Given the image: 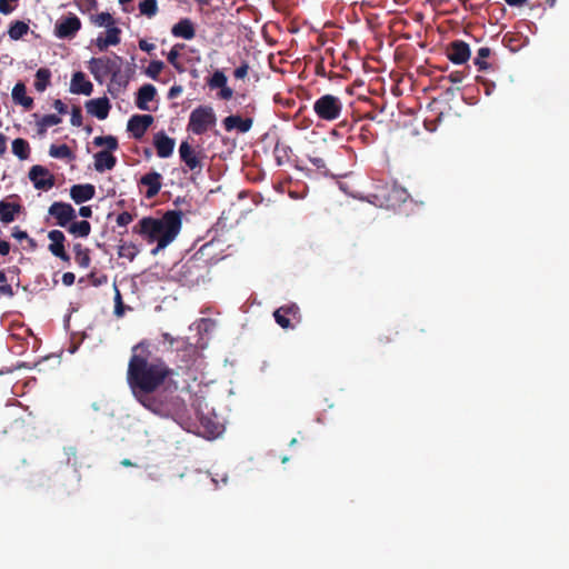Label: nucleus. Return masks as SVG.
<instances>
[{
	"label": "nucleus",
	"mask_w": 569,
	"mask_h": 569,
	"mask_svg": "<svg viewBox=\"0 0 569 569\" xmlns=\"http://www.w3.org/2000/svg\"><path fill=\"white\" fill-rule=\"evenodd\" d=\"M174 369L156 356V347L142 340L131 348L127 383L133 398L147 410L162 418H181L184 400L170 390Z\"/></svg>",
	"instance_id": "nucleus-1"
},
{
	"label": "nucleus",
	"mask_w": 569,
	"mask_h": 569,
	"mask_svg": "<svg viewBox=\"0 0 569 569\" xmlns=\"http://www.w3.org/2000/svg\"><path fill=\"white\" fill-rule=\"evenodd\" d=\"M182 227V212L168 210L161 218L143 217L133 226L132 232L143 237L149 243L157 242L152 250L156 254L168 247L179 234Z\"/></svg>",
	"instance_id": "nucleus-2"
},
{
	"label": "nucleus",
	"mask_w": 569,
	"mask_h": 569,
	"mask_svg": "<svg viewBox=\"0 0 569 569\" xmlns=\"http://www.w3.org/2000/svg\"><path fill=\"white\" fill-rule=\"evenodd\" d=\"M217 117L209 106H199L193 109L189 117L187 130L193 134L201 136L216 126Z\"/></svg>",
	"instance_id": "nucleus-3"
},
{
	"label": "nucleus",
	"mask_w": 569,
	"mask_h": 569,
	"mask_svg": "<svg viewBox=\"0 0 569 569\" xmlns=\"http://www.w3.org/2000/svg\"><path fill=\"white\" fill-rule=\"evenodd\" d=\"M313 111L320 120L335 121L341 116L342 101L333 94H323L315 101Z\"/></svg>",
	"instance_id": "nucleus-4"
},
{
	"label": "nucleus",
	"mask_w": 569,
	"mask_h": 569,
	"mask_svg": "<svg viewBox=\"0 0 569 569\" xmlns=\"http://www.w3.org/2000/svg\"><path fill=\"white\" fill-rule=\"evenodd\" d=\"M273 318L282 329H292L295 328L292 321L300 322L301 320L300 309L293 302L283 305L274 310Z\"/></svg>",
	"instance_id": "nucleus-5"
},
{
	"label": "nucleus",
	"mask_w": 569,
	"mask_h": 569,
	"mask_svg": "<svg viewBox=\"0 0 569 569\" xmlns=\"http://www.w3.org/2000/svg\"><path fill=\"white\" fill-rule=\"evenodd\" d=\"M7 418L10 420V423L4 430L6 432H27L33 428L31 413H27L18 408L8 410Z\"/></svg>",
	"instance_id": "nucleus-6"
},
{
	"label": "nucleus",
	"mask_w": 569,
	"mask_h": 569,
	"mask_svg": "<svg viewBox=\"0 0 569 569\" xmlns=\"http://www.w3.org/2000/svg\"><path fill=\"white\" fill-rule=\"evenodd\" d=\"M48 213L56 219V224L66 228L71 221L77 218L74 208L62 201L53 202L48 210Z\"/></svg>",
	"instance_id": "nucleus-7"
},
{
	"label": "nucleus",
	"mask_w": 569,
	"mask_h": 569,
	"mask_svg": "<svg viewBox=\"0 0 569 569\" xmlns=\"http://www.w3.org/2000/svg\"><path fill=\"white\" fill-rule=\"evenodd\" d=\"M179 154L181 161L188 167L190 171L194 174H200L202 172L203 156L201 152H196L194 149L187 142L182 141L179 147Z\"/></svg>",
	"instance_id": "nucleus-8"
},
{
	"label": "nucleus",
	"mask_w": 569,
	"mask_h": 569,
	"mask_svg": "<svg viewBox=\"0 0 569 569\" xmlns=\"http://www.w3.org/2000/svg\"><path fill=\"white\" fill-rule=\"evenodd\" d=\"M80 29L81 20L76 14L70 13L68 17L57 21L54 26V34L59 39H71Z\"/></svg>",
	"instance_id": "nucleus-9"
},
{
	"label": "nucleus",
	"mask_w": 569,
	"mask_h": 569,
	"mask_svg": "<svg viewBox=\"0 0 569 569\" xmlns=\"http://www.w3.org/2000/svg\"><path fill=\"white\" fill-rule=\"evenodd\" d=\"M29 179L38 190H49L54 186L56 179L50 171L36 164L29 170Z\"/></svg>",
	"instance_id": "nucleus-10"
},
{
	"label": "nucleus",
	"mask_w": 569,
	"mask_h": 569,
	"mask_svg": "<svg viewBox=\"0 0 569 569\" xmlns=\"http://www.w3.org/2000/svg\"><path fill=\"white\" fill-rule=\"evenodd\" d=\"M133 72L132 67L128 66L126 71H122V67H119L111 76L108 84V91L112 97H118L129 84L131 73Z\"/></svg>",
	"instance_id": "nucleus-11"
},
{
	"label": "nucleus",
	"mask_w": 569,
	"mask_h": 569,
	"mask_svg": "<svg viewBox=\"0 0 569 569\" xmlns=\"http://www.w3.org/2000/svg\"><path fill=\"white\" fill-rule=\"evenodd\" d=\"M153 120L151 114H133L128 120L127 130L134 139L139 140L146 134Z\"/></svg>",
	"instance_id": "nucleus-12"
},
{
	"label": "nucleus",
	"mask_w": 569,
	"mask_h": 569,
	"mask_svg": "<svg viewBox=\"0 0 569 569\" xmlns=\"http://www.w3.org/2000/svg\"><path fill=\"white\" fill-rule=\"evenodd\" d=\"M49 251L57 258L61 259L64 262L70 261V256L67 253L64 248L66 236L61 230L53 229L48 232Z\"/></svg>",
	"instance_id": "nucleus-13"
},
{
	"label": "nucleus",
	"mask_w": 569,
	"mask_h": 569,
	"mask_svg": "<svg viewBox=\"0 0 569 569\" xmlns=\"http://www.w3.org/2000/svg\"><path fill=\"white\" fill-rule=\"evenodd\" d=\"M469 44L462 40H455L447 47V58L455 64H463L470 59Z\"/></svg>",
	"instance_id": "nucleus-14"
},
{
	"label": "nucleus",
	"mask_w": 569,
	"mask_h": 569,
	"mask_svg": "<svg viewBox=\"0 0 569 569\" xmlns=\"http://www.w3.org/2000/svg\"><path fill=\"white\" fill-rule=\"evenodd\" d=\"M121 42V29L114 24L107 27L106 36L99 34L94 40L99 51H106L110 46H118Z\"/></svg>",
	"instance_id": "nucleus-15"
},
{
	"label": "nucleus",
	"mask_w": 569,
	"mask_h": 569,
	"mask_svg": "<svg viewBox=\"0 0 569 569\" xmlns=\"http://www.w3.org/2000/svg\"><path fill=\"white\" fill-rule=\"evenodd\" d=\"M153 146L159 158H168L173 153L176 141L164 131H159L153 136Z\"/></svg>",
	"instance_id": "nucleus-16"
},
{
	"label": "nucleus",
	"mask_w": 569,
	"mask_h": 569,
	"mask_svg": "<svg viewBox=\"0 0 569 569\" xmlns=\"http://www.w3.org/2000/svg\"><path fill=\"white\" fill-rule=\"evenodd\" d=\"M139 183L148 188L146 191V198L152 199L161 190L162 176L157 171H151L142 176Z\"/></svg>",
	"instance_id": "nucleus-17"
},
{
	"label": "nucleus",
	"mask_w": 569,
	"mask_h": 569,
	"mask_svg": "<svg viewBox=\"0 0 569 569\" xmlns=\"http://www.w3.org/2000/svg\"><path fill=\"white\" fill-rule=\"evenodd\" d=\"M93 91V84L87 79L82 71L72 74L70 82V92L74 94L90 96Z\"/></svg>",
	"instance_id": "nucleus-18"
},
{
	"label": "nucleus",
	"mask_w": 569,
	"mask_h": 569,
	"mask_svg": "<svg viewBox=\"0 0 569 569\" xmlns=\"http://www.w3.org/2000/svg\"><path fill=\"white\" fill-rule=\"evenodd\" d=\"M88 113L97 117L99 120H104L111 109L108 98H97L86 102Z\"/></svg>",
	"instance_id": "nucleus-19"
},
{
	"label": "nucleus",
	"mask_w": 569,
	"mask_h": 569,
	"mask_svg": "<svg viewBox=\"0 0 569 569\" xmlns=\"http://www.w3.org/2000/svg\"><path fill=\"white\" fill-rule=\"evenodd\" d=\"M253 124L251 118H242L238 114H231L223 119V127L227 131L237 129L241 133L248 132Z\"/></svg>",
	"instance_id": "nucleus-20"
},
{
	"label": "nucleus",
	"mask_w": 569,
	"mask_h": 569,
	"mask_svg": "<svg viewBox=\"0 0 569 569\" xmlns=\"http://www.w3.org/2000/svg\"><path fill=\"white\" fill-rule=\"evenodd\" d=\"M96 194V188L91 183L74 184L70 189V197L76 203L91 200Z\"/></svg>",
	"instance_id": "nucleus-21"
},
{
	"label": "nucleus",
	"mask_w": 569,
	"mask_h": 569,
	"mask_svg": "<svg viewBox=\"0 0 569 569\" xmlns=\"http://www.w3.org/2000/svg\"><path fill=\"white\" fill-rule=\"evenodd\" d=\"M157 89L154 86L147 83L139 88L136 98V106L143 111H149V102L154 99Z\"/></svg>",
	"instance_id": "nucleus-22"
},
{
	"label": "nucleus",
	"mask_w": 569,
	"mask_h": 569,
	"mask_svg": "<svg viewBox=\"0 0 569 569\" xmlns=\"http://www.w3.org/2000/svg\"><path fill=\"white\" fill-rule=\"evenodd\" d=\"M173 37L191 40L196 36L193 22L189 18L179 20L171 29Z\"/></svg>",
	"instance_id": "nucleus-23"
},
{
	"label": "nucleus",
	"mask_w": 569,
	"mask_h": 569,
	"mask_svg": "<svg viewBox=\"0 0 569 569\" xmlns=\"http://www.w3.org/2000/svg\"><path fill=\"white\" fill-rule=\"evenodd\" d=\"M94 169L98 172L112 170L116 167L117 158L109 151H98L94 154Z\"/></svg>",
	"instance_id": "nucleus-24"
},
{
	"label": "nucleus",
	"mask_w": 569,
	"mask_h": 569,
	"mask_svg": "<svg viewBox=\"0 0 569 569\" xmlns=\"http://www.w3.org/2000/svg\"><path fill=\"white\" fill-rule=\"evenodd\" d=\"M22 207L17 202L0 201V221L4 224L12 222L20 213Z\"/></svg>",
	"instance_id": "nucleus-25"
},
{
	"label": "nucleus",
	"mask_w": 569,
	"mask_h": 569,
	"mask_svg": "<svg viewBox=\"0 0 569 569\" xmlns=\"http://www.w3.org/2000/svg\"><path fill=\"white\" fill-rule=\"evenodd\" d=\"M12 100L14 103L22 106L27 110H30L33 107V99L27 96V88L23 82L14 84L12 89Z\"/></svg>",
	"instance_id": "nucleus-26"
},
{
	"label": "nucleus",
	"mask_w": 569,
	"mask_h": 569,
	"mask_svg": "<svg viewBox=\"0 0 569 569\" xmlns=\"http://www.w3.org/2000/svg\"><path fill=\"white\" fill-rule=\"evenodd\" d=\"M30 28L29 24L21 20L12 21L8 28V36L11 40L18 41L22 39L28 32Z\"/></svg>",
	"instance_id": "nucleus-27"
},
{
	"label": "nucleus",
	"mask_w": 569,
	"mask_h": 569,
	"mask_svg": "<svg viewBox=\"0 0 569 569\" xmlns=\"http://www.w3.org/2000/svg\"><path fill=\"white\" fill-rule=\"evenodd\" d=\"M66 228L69 233L81 238H87L91 232V224L87 220L71 221Z\"/></svg>",
	"instance_id": "nucleus-28"
},
{
	"label": "nucleus",
	"mask_w": 569,
	"mask_h": 569,
	"mask_svg": "<svg viewBox=\"0 0 569 569\" xmlns=\"http://www.w3.org/2000/svg\"><path fill=\"white\" fill-rule=\"evenodd\" d=\"M491 56V49L489 47H481L477 51V56L473 59L475 66L479 71L489 70L491 64L488 62V58Z\"/></svg>",
	"instance_id": "nucleus-29"
},
{
	"label": "nucleus",
	"mask_w": 569,
	"mask_h": 569,
	"mask_svg": "<svg viewBox=\"0 0 569 569\" xmlns=\"http://www.w3.org/2000/svg\"><path fill=\"white\" fill-rule=\"evenodd\" d=\"M51 71L48 68H40L36 72L34 88L43 92L50 86Z\"/></svg>",
	"instance_id": "nucleus-30"
},
{
	"label": "nucleus",
	"mask_w": 569,
	"mask_h": 569,
	"mask_svg": "<svg viewBox=\"0 0 569 569\" xmlns=\"http://www.w3.org/2000/svg\"><path fill=\"white\" fill-rule=\"evenodd\" d=\"M12 152L20 160H26L30 156L29 142L22 138H17L12 141Z\"/></svg>",
	"instance_id": "nucleus-31"
},
{
	"label": "nucleus",
	"mask_w": 569,
	"mask_h": 569,
	"mask_svg": "<svg viewBox=\"0 0 569 569\" xmlns=\"http://www.w3.org/2000/svg\"><path fill=\"white\" fill-rule=\"evenodd\" d=\"M97 63H103L107 76H111L119 67H122L123 59L113 54V57H100Z\"/></svg>",
	"instance_id": "nucleus-32"
},
{
	"label": "nucleus",
	"mask_w": 569,
	"mask_h": 569,
	"mask_svg": "<svg viewBox=\"0 0 569 569\" xmlns=\"http://www.w3.org/2000/svg\"><path fill=\"white\" fill-rule=\"evenodd\" d=\"M49 154L52 158L57 159L73 160L76 158V156L67 144H51L49 149Z\"/></svg>",
	"instance_id": "nucleus-33"
},
{
	"label": "nucleus",
	"mask_w": 569,
	"mask_h": 569,
	"mask_svg": "<svg viewBox=\"0 0 569 569\" xmlns=\"http://www.w3.org/2000/svg\"><path fill=\"white\" fill-rule=\"evenodd\" d=\"M99 60H100V57L91 58L90 61L88 62V69L92 73L94 80L98 81L99 83H102L104 78L107 77V73H106L103 63L102 64L94 63V62H98Z\"/></svg>",
	"instance_id": "nucleus-34"
},
{
	"label": "nucleus",
	"mask_w": 569,
	"mask_h": 569,
	"mask_svg": "<svg viewBox=\"0 0 569 569\" xmlns=\"http://www.w3.org/2000/svg\"><path fill=\"white\" fill-rule=\"evenodd\" d=\"M93 144L97 147L106 146L104 151H116L119 148L118 139L114 136H99L93 139Z\"/></svg>",
	"instance_id": "nucleus-35"
},
{
	"label": "nucleus",
	"mask_w": 569,
	"mask_h": 569,
	"mask_svg": "<svg viewBox=\"0 0 569 569\" xmlns=\"http://www.w3.org/2000/svg\"><path fill=\"white\" fill-rule=\"evenodd\" d=\"M61 122V118L57 114H46L38 122V133L44 134L47 129Z\"/></svg>",
	"instance_id": "nucleus-36"
},
{
	"label": "nucleus",
	"mask_w": 569,
	"mask_h": 569,
	"mask_svg": "<svg viewBox=\"0 0 569 569\" xmlns=\"http://www.w3.org/2000/svg\"><path fill=\"white\" fill-rule=\"evenodd\" d=\"M90 22L96 27H109L110 24H114L116 20L109 12H100L97 14L90 16Z\"/></svg>",
	"instance_id": "nucleus-37"
},
{
	"label": "nucleus",
	"mask_w": 569,
	"mask_h": 569,
	"mask_svg": "<svg viewBox=\"0 0 569 569\" xmlns=\"http://www.w3.org/2000/svg\"><path fill=\"white\" fill-rule=\"evenodd\" d=\"M138 253L139 249L132 242L122 243L118 249V256L120 258H127L129 261H133Z\"/></svg>",
	"instance_id": "nucleus-38"
},
{
	"label": "nucleus",
	"mask_w": 569,
	"mask_h": 569,
	"mask_svg": "<svg viewBox=\"0 0 569 569\" xmlns=\"http://www.w3.org/2000/svg\"><path fill=\"white\" fill-rule=\"evenodd\" d=\"M184 48L183 43H177L174 44L171 50L169 51L167 59L170 64L173 66L174 69H177L179 72L183 71L182 64L178 61L180 57V50Z\"/></svg>",
	"instance_id": "nucleus-39"
},
{
	"label": "nucleus",
	"mask_w": 569,
	"mask_h": 569,
	"mask_svg": "<svg viewBox=\"0 0 569 569\" xmlns=\"http://www.w3.org/2000/svg\"><path fill=\"white\" fill-rule=\"evenodd\" d=\"M158 2L157 0H142L139 3V11L142 16L148 18H153L158 13Z\"/></svg>",
	"instance_id": "nucleus-40"
},
{
	"label": "nucleus",
	"mask_w": 569,
	"mask_h": 569,
	"mask_svg": "<svg viewBox=\"0 0 569 569\" xmlns=\"http://www.w3.org/2000/svg\"><path fill=\"white\" fill-rule=\"evenodd\" d=\"M227 77L221 70H216L213 74L207 80L208 87L213 90L227 84Z\"/></svg>",
	"instance_id": "nucleus-41"
},
{
	"label": "nucleus",
	"mask_w": 569,
	"mask_h": 569,
	"mask_svg": "<svg viewBox=\"0 0 569 569\" xmlns=\"http://www.w3.org/2000/svg\"><path fill=\"white\" fill-rule=\"evenodd\" d=\"M290 148L284 144L276 143L273 153L278 166H283L289 159Z\"/></svg>",
	"instance_id": "nucleus-42"
},
{
	"label": "nucleus",
	"mask_w": 569,
	"mask_h": 569,
	"mask_svg": "<svg viewBox=\"0 0 569 569\" xmlns=\"http://www.w3.org/2000/svg\"><path fill=\"white\" fill-rule=\"evenodd\" d=\"M164 63L161 60H152L147 67L144 73L152 80H158L160 72L163 70Z\"/></svg>",
	"instance_id": "nucleus-43"
},
{
	"label": "nucleus",
	"mask_w": 569,
	"mask_h": 569,
	"mask_svg": "<svg viewBox=\"0 0 569 569\" xmlns=\"http://www.w3.org/2000/svg\"><path fill=\"white\" fill-rule=\"evenodd\" d=\"M114 315L117 317H122L124 315V305L120 290L117 286H114Z\"/></svg>",
	"instance_id": "nucleus-44"
},
{
	"label": "nucleus",
	"mask_w": 569,
	"mask_h": 569,
	"mask_svg": "<svg viewBox=\"0 0 569 569\" xmlns=\"http://www.w3.org/2000/svg\"><path fill=\"white\" fill-rule=\"evenodd\" d=\"M74 261L80 268H88L91 263L90 250L87 249L83 253L74 256Z\"/></svg>",
	"instance_id": "nucleus-45"
},
{
	"label": "nucleus",
	"mask_w": 569,
	"mask_h": 569,
	"mask_svg": "<svg viewBox=\"0 0 569 569\" xmlns=\"http://www.w3.org/2000/svg\"><path fill=\"white\" fill-rule=\"evenodd\" d=\"M19 0H0V13L10 14L17 7Z\"/></svg>",
	"instance_id": "nucleus-46"
},
{
	"label": "nucleus",
	"mask_w": 569,
	"mask_h": 569,
	"mask_svg": "<svg viewBox=\"0 0 569 569\" xmlns=\"http://www.w3.org/2000/svg\"><path fill=\"white\" fill-rule=\"evenodd\" d=\"M88 279L90 280L91 284L94 287H100L108 282V276L103 274V273L97 274L96 272H90L88 274Z\"/></svg>",
	"instance_id": "nucleus-47"
},
{
	"label": "nucleus",
	"mask_w": 569,
	"mask_h": 569,
	"mask_svg": "<svg viewBox=\"0 0 569 569\" xmlns=\"http://www.w3.org/2000/svg\"><path fill=\"white\" fill-rule=\"evenodd\" d=\"M132 221H133V214L128 211H123V212L119 213L116 218V222L119 227H127Z\"/></svg>",
	"instance_id": "nucleus-48"
},
{
	"label": "nucleus",
	"mask_w": 569,
	"mask_h": 569,
	"mask_svg": "<svg viewBox=\"0 0 569 569\" xmlns=\"http://www.w3.org/2000/svg\"><path fill=\"white\" fill-rule=\"evenodd\" d=\"M70 122L74 127H80L82 124V112L80 107L72 108Z\"/></svg>",
	"instance_id": "nucleus-49"
},
{
	"label": "nucleus",
	"mask_w": 569,
	"mask_h": 569,
	"mask_svg": "<svg viewBox=\"0 0 569 569\" xmlns=\"http://www.w3.org/2000/svg\"><path fill=\"white\" fill-rule=\"evenodd\" d=\"M220 91L218 93V97L222 100H230L233 96V90L224 84V87L219 88Z\"/></svg>",
	"instance_id": "nucleus-50"
},
{
	"label": "nucleus",
	"mask_w": 569,
	"mask_h": 569,
	"mask_svg": "<svg viewBox=\"0 0 569 569\" xmlns=\"http://www.w3.org/2000/svg\"><path fill=\"white\" fill-rule=\"evenodd\" d=\"M248 70H249V66L247 63H242L241 66L236 68L233 76L237 79H243L244 77H247Z\"/></svg>",
	"instance_id": "nucleus-51"
},
{
	"label": "nucleus",
	"mask_w": 569,
	"mask_h": 569,
	"mask_svg": "<svg viewBox=\"0 0 569 569\" xmlns=\"http://www.w3.org/2000/svg\"><path fill=\"white\" fill-rule=\"evenodd\" d=\"M465 76L463 71H452L447 78L452 83H459L465 79Z\"/></svg>",
	"instance_id": "nucleus-52"
},
{
	"label": "nucleus",
	"mask_w": 569,
	"mask_h": 569,
	"mask_svg": "<svg viewBox=\"0 0 569 569\" xmlns=\"http://www.w3.org/2000/svg\"><path fill=\"white\" fill-rule=\"evenodd\" d=\"M11 236L19 241L29 239L27 231L21 230L19 227L12 229Z\"/></svg>",
	"instance_id": "nucleus-53"
},
{
	"label": "nucleus",
	"mask_w": 569,
	"mask_h": 569,
	"mask_svg": "<svg viewBox=\"0 0 569 569\" xmlns=\"http://www.w3.org/2000/svg\"><path fill=\"white\" fill-rule=\"evenodd\" d=\"M74 280L76 276L73 272L68 271L62 274V283L67 287L72 286L74 283Z\"/></svg>",
	"instance_id": "nucleus-54"
},
{
	"label": "nucleus",
	"mask_w": 569,
	"mask_h": 569,
	"mask_svg": "<svg viewBox=\"0 0 569 569\" xmlns=\"http://www.w3.org/2000/svg\"><path fill=\"white\" fill-rule=\"evenodd\" d=\"M53 108L60 113L64 114L68 111V107L64 102H62L60 99H57L53 101Z\"/></svg>",
	"instance_id": "nucleus-55"
},
{
	"label": "nucleus",
	"mask_w": 569,
	"mask_h": 569,
	"mask_svg": "<svg viewBox=\"0 0 569 569\" xmlns=\"http://www.w3.org/2000/svg\"><path fill=\"white\" fill-rule=\"evenodd\" d=\"M182 93V87L181 86H178V84H174L172 86L169 91H168V98L169 99H174L177 98L178 96H180Z\"/></svg>",
	"instance_id": "nucleus-56"
},
{
	"label": "nucleus",
	"mask_w": 569,
	"mask_h": 569,
	"mask_svg": "<svg viewBox=\"0 0 569 569\" xmlns=\"http://www.w3.org/2000/svg\"><path fill=\"white\" fill-rule=\"evenodd\" d=\"M309 161L318 169L326 168V161L321 157H309Z\"/></svg>",
	"instance_id": "nucleus-57"
},
{
	"label": "nucleus",
	"mask_w": 569,
	"mask_h": 569,
	"mask_svg": "<svg viewBox=\"0 0 569 569\" xmlns=\"http://www.w3.org/2000/svg\"><path fill=\"white\" fill-rule=\"evenodd\" d=\"M0 296L12 297L13 296L12 287L10 284H8L7 282L3 284H0Z\"/></svg>",
	"instance_id": "nucleus-58"
},
{
	"label": "nucleus",
	"mask_w": 569,
	"mask_h": 569,
	"mask_svg": "<svg viewBox=\"0 0 569 569\" xmlns=\"http://www.w3.org/2000/svg\"><path fill=\"white\" fill-rule=\"evenodd\" d=\"M11 246L7 240H2L0 238V256H8L10 252Z\"/></svg>",
	"instance_id": "nucleus-59"
},
{
	"label": "nucleus",
	"mask_w": 569,
	"mask_h": 569,
	"mask_svg": "<svg viewBox=\"0 0 569 569\" xmlns=\"http://www.w3.org/2000/svg\"><path fill=\"white\" fill-rule=\"evenodd\" d=\"M139 48L142 51L151 52L156 47L153 43L148 42L147 40H140L139 41Z\"/></svg>",
	"instance_id": "nucleus-60"
},
{
	"label": "nucleus",
	"mask_w": 569,
	"mask_h": 569,
	"mask_svg": "<svg viewBox=\"0 0 569 569\" xmlns=\"http://www.w3.org/2000/svg\"><path fill=\"white\" fill-rule=\"evenodd\" d=\"M79 214L82 217V218H90L92 216V209L91 207L89 206H82L80 209H79Z\"/></svg>",
	"instance_id": "nucleus-61"
},
{
	"label": "nucleus",
	"mask_w": 569,
	"mask_h": 569,
	"mask_svg": "<svg viewBox=\"0 0 569 569\" xmlns=\"http://www.w3.org/2000/svg\"><path fill=\"white\" fill-rule=\"evenodd\" d=\"M7 151V137L0 132V156H3Z\"/></svg>",
	"instance_id": "nucleus-62"
},
{
	"label": "nucleus",
	"mask_w": 569,
	"mask_h": 569,
	"mask_svg": "<svg viewBox=\"0 0 569 569\" xmlns=\"http://www.w3.org/2000/svg\"><path fill=\"white\" fill-rule=\"evenodd\" d=\"M507 4L510 7H521L523 6L528 0H505Z\"/></svg>",
	"instance_id": "nucleus-63"
},
{
	"label": "nucleus",
	"mask_w": 569,
	"mask_h": 569,
	"mask_svg": "<svg viewBox=\"0 0 569 569\" xmlns=\"http://www.w3.org/2000/svg\"><path fill=\"white\" fill-rule=\"evenodd\" d=\"M88 248L83 247L81 243H74L73 244V252H74V256L79 254V253H83V251H86Z\"/></svg>",
	"instance_id": "nucleus-64"
}]
</instances>
